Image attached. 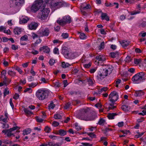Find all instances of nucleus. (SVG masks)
Returning a JSON list of instances; mask_svg holds the SVG:
<instances>
[{
    "instance_id": "nucleus-1",
    "label": "nucleus",
    "mask_w": 146,
    "mask_h": 146,
    "mask_svg": "<svg viewBox=\"0 0 146 146\" xmlns=\"http://www.w3.org/2000/svg\"><path fill=\"white\" fill-rule=\"evenodd\" d=\"M62 52L65 58L71 59L75 58L81 54L80 50L68 51L66 50L63 49Z\"/></svg>"
},
{
    "instance_id": "nucleus-20",
    "label": "nucleus",
    "mask_w": 146,
    "mask_h": 146,
    "mask_svg": "<svg viewBox=\"0 0 146 146\" xmlns=\"http://www.w3.org/2000/svg\"><path fill=\"white\" fill-rule=\"evenodd\" d=\"M22 31L21 29L20 28L16 27L13 30V32L15 34L19 35L21 33Z\"/></svg>"
},
{
    "instance_id": "nucleus-36",
    "label": "nucleus",
    "mask_w": 146,
    "mask_h": 146,
    "mask_svg": "<svg viewBox=\"0 0 146 146\" xmlns=\"http://www.w3.org/2000/svg\"><path fill=\"white\" fill-rule=\"evenodd\" d=\"M35 38H36V41L35 43V44L39 43L41 42L42 40L39 38V37H33L34 39H35Z\"/></svg>"
},
{
    "instance_id": "nucleus-12",
    "label": "nucleus",
    "mask_w": 146,
    "mask_h": 146,
    "mask_svg": "<svg viewBox=\"0 0 146 146\" xmlns=\"http://www.w3.org/2000/svg\"><path fill=\"white\" fill-rule=\"evenodd\" d=\"M105 77H106V76L105 74L104 73L102 70L101 69L98 73V74L97 76L98 79L99 80H101L102 79L105 78Z\"/></svg>"
},
{
    "instance_id": "nucleus-34",
    "label": "nucleus",
    "mask_w": 146,
    "mask_h": 146,
    "mask_svg": "<svg viewBox=\"0 0 146 146\" xmlns=\"http://www.w3.org/2000/svg\"><path fill=\"white\" fill-rule=\"evenodd\" d=\"M15 69L17 70L20 74H22L23 73V70L18 66H15Z\"/></svg>"
},
{
    "instance_id": "nucleus-58",
    "label": "nucleus",
    "mask_w": 146,
    "mask_h": 146,
    "mask_svg": "<svg viewBox=\"0 0 146 146\" xmlns=\"http://www.w3.org/2000/svg\"><path fill=\"white\" fill-rule=\"evenodd\" d=\"M55 62V60L53 59H50L49 61V63L50 65H52L54 64Z\"/></svg>"
},
{
    "instance_id": "nucleus-23",
    "label": "nucleus",
    "mask_w": 146,
    "mask_h": 146,
    "mask_svg": "<svg viewBox=\"0 0 146 146\" xmlns=\"http://www.w3.org/2000/svg\"><path fill=\"white\" fill-rule=\"evenodd\" d=\"M10 82L11 80L8 78H6L5 76H4V77H3V82L4 84V85L7 86L10 83Z\"/></svg>"
},
{
    "instance_id": "nucleus-50",
    "label": "nucleus",
    "mask_w": 146,
    "mask_h": 146,
    "mask_svg": "<svg viewBox=\"0 0 146 146\" xmlns=\"http://www.w3.org/2000/svg\"><path fill=\"white\" fill-rule=\"evenodd\" d=\"M46 133H49L50 132L51 129L50 127L48 126H46L45 127L44 129Z\"/></svg>"
},
{
    "instance_id": "nucleus-47",
    "label": "nucleus",
    "mask_w": 146,
    "mask_h": 146,
    "mask_svg": "<svg viewBox=\"0 0 146 146\" xmlns=\"http://www.w3.org/2000/svg\"><path fill=\"white\" fill-rule=\"evenodd\" d=\"M124 125V123L123 121H121L118 122L116 125L118 126L119 127H123Z\"/></svg>"
},
{
    "instance_id": "nucleus-5",
    "label": "nucleus",
    "mask_w": 146,
    "mask_h": 146,
    "mask_svg": "<svg viewBox=\"0 0 146 146\" xmlns=\"http://www.w3.org/2000/svg\"><path fill=\"white\" fill-rule=\"evenodd\" d=\"M44 2L42 0H37L33 4L31 7L32 12L35 13L38 11L40 7H42Z\"/></svg>"
},
{
    "instance_id": "nucleus-51",
    "label": "nucleus",
    "mask_w": 146,
    "mask_h": 146,
    "mask_svg": "<svg viewBox=\"0 0 146 146\" xmlns=\"http://www.w3.org/2000/svg\"><path fill=\"white\" fill-rule=\"evenodd\" d=\"M139 36H146V32H145L144 31L141 32L139 34Z\"/></svg>"
},
{
    "instance_id": "nucleus-13",
    "label": "nucleus",
    "mask_w": 146,
    "mask_h": 146,
    "mask_svg": "<svg viewBox=\"0 0 146 146\" xmlns=\"http://www.w3.org/2000/svg\"><path fill=\"white\" fill-rule=\"evenodd\" d=\"M38 25L37 23L35 22H32L29 25L28 27L30 30H35L36 29Z\"/></svg>"
},
{
    "instance_id": "nucleus-52",
    "label": "nucleus",
    "mask_w": 146,
    "mask_h": 146,
    "mask_svg": "<svg viewBox=\"0 0 146 146\" xmlns=\"http://www.w3.org/2000/svg\"><path fill=\"white\" fill-rule=\"evenodd\" d=\"M40 80L42 82H43L44 83H47L48 79L46 80L44 78L42 77L40 79Z\"/></svg>"
},
{
    "instance_id": "nucleus-24",
    "label": "nucleus",
    "mask_w": 146,
    "mask_h": 146,
    "mask_svg": "<svg viewBox=\"0 0 146 146\" xmlns=\"http://www.w3.org/2000/svg\"><path fill=\"white\" fill-rule=\"evenodd\" d=\"M29 19L27 17L21 18L20 19V22L21 24L25 23L27 22Z\"/></svg>"
},
{
    "instance_id": "nucleus-38",
    "label": "nucleus",
    "mask_w": 146,
    "mask_h": 146,
    "mask_svg": "<svg viewBox=\"0 0 146 146\" xmlns=\"http://www.w3.org/2000/svg\"><path fill=\"white\" fill-rule=\"evenodd\" d=\"M54 118L55 119H60L62 118V116L60 114H56L54 115Z\"/></svg>"
},
{
    "instance_id": "nucleus-3",
    "label": "nucleus",
    "mask_w": 146,
    "mask_h": 146,
    "mask_svg": "<svg viewBox=\"0 0 146 146\" xmlns=\"http://www.w3.org/2000/svg\"><path fill=\"white\" fill-rule=\"evenodd\" d=\"M43 8H41V10L38 14V17L42 20H46L48 15L50 12L49 8L44 7L43 6Z\"/></svg>"
},
{
    "instance_id": "nucleus-6",
    "label": "nucleus",
    "mask_w": 146,
    "mask_h": 146,
    "mask_svg": "<svg viewBox=\"0 0 146 146\" xmlns=\"http://www.w3.org/2000/svg\"><path fill=\"white\" fill-rule=\"evenodd\" d=\"M24 2V0H11V4L14 9L18 11Z\"/></svg>"
},
{
    "instance_id": "nucleus-10",
    "label": "nucleus",
    "mask_w": 146,
    "mask_h": 146,
    "mask_svg": "<svg viewBox=\"0 0 146 146\" xmlns=\"http://www.w3.org/2000/svg\"><path fill=\"white\" fill-rule=\"evenodd\" d=\"M112 70V66L110 65L108 66L105 69L102 70L104 73L105 74L106 76L110 74Z\"/></svg>"
},
{
    "instance_id": "nucleus-45",
    "label": "nucleus",
    "mask_w": 146,
    "mask_h": 146,
    "mask_svg": "<svg viewBox=\"0 0 146 146\" xmlns=\"http://www.w3.org/2000/svg\"><path fill=\"white\" fill-rule=\"evenodd\" d=\"M91 8V6L90 5L88 4H87L86 6L83 7L82 8V9L83 10H86L88 9H90Z\"/></svg>"
},
{
    "instance_id": "nucleus-62",
    "label": "nucleus",
    "mask_w": 146,
    "mask_h": 146,
    "mask_svg": "<svg viewBox=\"0 0 146 146\" xmlns=\"http://www.w3.org/2000/svg\"><path fill=\"white\" fill-rule=\"evenodd\" d=\"M11 48L12 49L15 50L18 49V47L17 46H16L14 44H13L11 45Z\"/></svg>"
},
{
    "instance_id": "nucleus-29",
    "label": "nucleus",
    "mask_w": 146,
    "mask_h": 146,
    "mask_svg": "<svg viewBox=\"0 0 146 146\" xmlns=\"http://www.w3.org/2000/svg\"><path fill=\"white\" fill-rule=\"evenodd\" d=\"M119 53L118 52H111L110 54V56L112 58H115L117 56L119 55Z\"/></svg>"
},
{
    "instance_id": "nucleus-18",
    "label": "nucleus",
    "mask_w": 146,
    "mask_h": 146,
    "mask_svg": "<svg viewBox=\"0 0 146 146\" xmlns=\"http://www.w3.org/2000/svg\"><path fill=\"white\" fill-rule=\"evenodd\" d=\"M144 92L141 90L136 91L134 95L136 97H140L143 95Z\"/></svg>"
},
{
    "instance_id": "nucleus-17",
    "label": "nucleus",
    "mask_w": 146,
    "mask_h": 146,
    "mask_svg": "<svg viewBox=\"0 0 146 146\" xmlns=\"http://www.w3.org/2000/svg\"><path fill=\"white\" fill-rule=\"evenodd\" d=\"M96 59L98 61L102 62L105 61L106 60L105 57L103 55L97 56L96 57Z\"/></svg>"
},
{
    "instance_id": "nucleus-28",
    "label": "nucleus",
    "mask_w": 146,
    "mask_h": 146,
    "mask_svg": "<svg viewBox=\"0 0 146 146\" xmlns=\"http://www.w3.org/2000/svg\"><path fill=\"white\" fill-rule=\"evenodd\" d=\"M31 130L30 129L24 130L23 131V134L24 135H27L31 133Z\"/></svg>"
},
{
    "instance_id": "nucleus-4",
    "label": "nucleus",
    "mask_w": 146,
    "mask_h": 146,
    "mask_svg": "<svg viewBox=\"0 0 146 146\" xmlns=\"http://www.w3.org/2000/svg\"><path fill=\"white\" fill-rule=\"evenodd\" d=\"M48 91L44 89H40L38 90L36 93V96L40 100H44L48 96Z\"/></svg>"
},
{
    "instance_id": "nucleus-42",
    "label": "nucleus",
    "mask_w": 146,
    "mask_h": 146,
    "mask_svg": "<svg viewBox=\"0 0 146 146\" xmlns=\"http://www.w3.org/2000/svg\"><path fill=\"white\" fill-rule=\"evenodd\" d=\"M92 64V62H90L88 64H84V66L85 68H88L91 66Z\"/></svg>"
},
{
    "instance_id": "nucleus-60",
    "label": "nucleus",
    "mask_w": 146,
    "mask_h": 146,
    "mask_svg": "<svg viewBox=\"0 0 146 146\" xmlns=\"http://www.w3.org/2000/svg\"><path fill=\"white\" fill-rule=\"evenodd\" d=\"M52 125L54 127H56L59 125V123L55 121H53Z\"/></svg>"
},
{
    "instance_id": "nucleus-56",
    "label": "nucleus",
    "mask_w": 146,
    "mask_h": 146,
    "mask_svg": "<svg viewBox=\"0 0 146 146\" xmlns=\"http://www.w3.org/2000/svg\"><path fill=\"white\" fill-rule=\"evenodd\" d=\"M88 81L89 84L90 85H92L94 83L93 80L90 78L88 79Z\"/></svg>"
},
{
    "instance_id": "nucleus-32",
    "label": "nucleus",
    "mask_w": 146,
    "mask_h": 146,
    "mask_svg": "<svg viewBox=\"0 0 146 146\" xmlns=\"http://www.w3.org/2000/svg\"><path fill=\"white\" fill-rule=\"evenodd\" d=\"M38 84L37 82H32L28 84V86L29 87L34 88L37 86Z\"/></svg>"
},
{
    "instance_id": "nucleus-54",
    "label": "nucleus",
    "mask_w": 146,
    "mask_h": 146,
    "mask_svg": "<svg viewBox=\"0 0 146 146\" xmlns=\"http://www.w3.org/2000/svg\"><path fill=\"white\" fill-rule=\"evenodd\" d=\"M9 90H8L7 89L5 88V91L4 92V95L5 96H6L8 94H9Z\"/></svg>"
},
{
    "instance_id": "nucleus-40",
    "label": "nucleus",
    "mask_w": 146,
    "mask_h": 146,
    "mask_svg": "<svg viewBox=\"0 0 146 146\" xmlns=\"http://www.w3.org/2000/svg\"><path fill=\"white\" fill-rule=\"evenodd\" d=\"M55 106L53 102H51L48 105V108L49 109H53Z\"/></svg>"
},
{
    "instance_id": "nucleus-63",
    "label": "nucleus",
    "mask_w": 146,
    "mask_h": 146,
    "mask_svg": "<svg viewBox=\"0 0 146 146\" xmlns=\"http://www.w3.org/2000/svg\"><path fill=\"white\" fill-rule=\"evenodd\" d=\"M141 61V60L140 59H135L134 60V62L136 64H139Z\"/></svg>"
},
{
    "instance_id": "nucleus-39",
    "label": "nucleus",
    "mask_w": 146,
    "mask_h": 146,
    "mask_svg": "<svg viewBox=\"0 0 146 146\" xmlns=\"http://www.w3.org/2000/svg\"><path fill=\"white\" fill-rule=\"evenodd\" d=\"M32 91L33 90L31 88H26L24 90V92H28L29 93H31Z\"/></svg>"
},
{
    "instance_id": "nucleus-57",
    "label": "nucleus",
    "mask_w": 146,
    "mask_h": 146,
    "mask_svg": "<svg viewBox=\"0 0 146 146\" xmlns=\"http://www.w3.org/2000/svg\"><path fill=\"white\" fill-rule=\"evenodd\" d=\"M121 80L118 79L117 80L116 82V85L115 86L117 88L119 87V84L121 83Z\"/></svg>"
},
{
    "instance_id": "nucleus-33",
    "label": "nucleus",
    "mask_w": 146,
    "mask_h": 146,
    "mask_svg": "<svg viewBox=\"0 0 146 146\" xmlns=\"http://www.w3.org/2000/svg\"><path fill=\"white\" fill-rule=\"evenodd\" d=\"M104 48V41L101 42L100 44L98 47V49L101 50L103 49Z\"/></svg>"
},
{
    "instance_id": "nucleus-43",
    "label": "nucleus",
    "mask_w": 146,
    "mask_h": 146,
    "mask_svg": "<svg viewBox=\"0 0 146 146\" xmlns=\"http://www.w3.org/2000/svg\"><path fill=\"white\" fill-rule=\"evenodd\" d=\"M87 134L92 138H96V135L92 133H88Z\"/></svg>"
},
{
    "instance_id": "nucleus-44",
    "label": "nucleus",
    "mask_w": 146,
    "mask_h": 146,
    "mask_svg": "<svg viewBox=\"0 0 146 146\" xmlns=\"http://www.w3.org/2000/svg\"><path fill=\"white\" fill-rule=\"evenodd\" d=\"M31 53L34 55L37 54H38V51L34 49H33L32 51L30 52H28L27 53Z\"/></svg>"
},
{
    "instance_id": "nucleus-31",
    "label": "nucleus",
    "mask_w": 146,
    "mask_h": 146,
    "mask_svg": "<svg viewBox=\"0 0 146 146\" xmlns=\"http://www.w3.org/2000/svg\"><path fill=\"white\" fill-rule=\"evenodd\" d=\"M7 73L10 76L13 77L15 76L16 74V73L15 72L10 70L7 72Z\"/></svg>"
},
{
    "instance_id": "nucleus-46",
    "label": "nucleus",
    "mask_w": 146,
    "mask_h": 146,
    "mask_svg": "<svg viewBox=\"0 0 146 146\" xmlns=\"http://www.w3.org/2000/svg\"><path fill=\"white\" fill-rule=\"evenodd\" d=\"M97 70V67H94L90 69V72L91 74H92L95 72Z\"/></svg>"
},
{
    "instance_id": "nucleus-37",
    "label": "nucleus",
    "mask_w": 146,
    "mask_h": 146,
    "mask_svg": "<svg viewBox=\"0 0 146 146\" xmlns=\"http://www.w3.org/2000/svg\"><path fill=\"white\" fill-rule=\"evenodd\" d=\"M24 111L27 114L30 115L33 114L32 112L27 109L24 108Z\"/></svg>"
},
{
    "instance_id": "nucleus-22",
    "label": "nucleus",
    "mask_w": 146,
    "mask_h": 146,
    "mask_svg": "<svg viewBox=\"0 0 146 146\" xmlns=\"http://www.w3.org/2000/svg\"><path fill=\"white\" fill-rule=\"evenodd\" d=\"M66 24L67 23H70L71 22V20L70 16H65L63 18Z\"/></svg>"
},
{
    "instance_id": "nucleus-48",
    "label": "nucleus",
    "mask_w": 146,
    "mask_h": 146,
    "mask_svg": "<svg viewBox=\"0 0 146 146\" xmlns=\"http://www.w3.org/2000/svg\"><path fill=\"white\" fill-rule=\"evenodd\" d=\"M105 122V121L103 119H100L98 121V123L100 125L104 124Z\"/></svg>"
},
{
    "instance_id": "nucleus-41",
    "label": "nucleus",
    "mask_w": 146,
    "mask_h": 146,
    "mask_svg": "<svg viewBox=\"0 0 146 146\" xmlns=\"http://www.w3.org/2000/svg\"><path fill=\"white\" fill-rule=\"evenodd\" d=\"M54 86L56 88L59 87L60 86V84L58 81L55 82H53Z\"/></svg>"
},
{
    "instance_id": "nucleus-59",
    "label": "nucleus",
    "mask_w": 146,
    "mask_h": 146,
    "mask_svg": "<svg viewBox=\"0 0 146 146\" xmlns=\"http://www.w3.org/2000/svg\"><path fill=\"white\" fill-rule=\"evenodd\" d=\"M53 52L55 54H59V52L58 49L57 48H55L53 50Z\"/></svg>"
},
{
    "instance_id": "nucleus-7",
    "label": "nucleus",
    "mask_w": 146,
    "mask_h": 146,
    "mask_svg": "<svg viewBox=\"0 0 146 146\" xmlns=\"http://www.w3.org/2000/svg\"><path fill=\"white\" fill-rule=\"evenodd\" d=\"M77 118L86 121H92L95 119V116H88L86 113L80 114L78 115Z\"/></svg>"
},
{
    "instance_id": "nucleus-61",
    "label": "nucleus",
    "mask_w": 146,
    "mask_h": 146,
    "mask_svg": "<svg viewBox=\"0 0 146 146\" xmlns=\"http://www.w3.org/2000/svg\"><path fill=\"white\" fill-rule=\"evenodd\" d=\"M82 144L84 146H92V144H90L89 143H82Z\"/></svg>"
},
{
    "instance_id": "nucleus-26",
    "label": "nucleus",
    "mask_w": 146,
    "mask_h": 146,
    "mask_svg": "<svg viewBox=\"0 0 146 146\" xmlns=\"http://www.w3.org/2000/svg\"><path fill=\"white\" fill-rule=\"evenodd\" d=\"M108 90V88L107 87H101L98 90V93L99 94L101 93L106 91Z\"/></svg>"
},
{
    "instance_id": "nucleus-15",
    "label": "nucleus",
    "mask_w": 146,
    "mask_h": 146,
    "mask_svg": "<svg viewBox=\"0 0 146 146\" xmlns=\"http://www.w3.org/2000/svg\"><path fill=\"white\" fill-rule=\"evenodd\" d=\"M101 17L102 20L105 19L108 21L110 20L109 17L106 13H102Z\"/></svg>"
},
{
    "instance_id": "nucleus-14",
    "label": "nucleus",
    "mask_w": 146,
    "mask_h": 146,
    "mask_svg": "<svg viewBox=\"0 0 146 146\" xmlns=\"http://www.w3.org/2000/svg\"><path fill=\"white\" fill-rule=\"evenodd\" d=\"M40 51H43L44 52L46 53H48L50 51V48L46 46H43L40 47L39 49Z\"/></svg>"
},
{
    "instance_id": "nucleus-11",
    "label": "nucleus",
    "mask_w": 146,
    "mask_h": 146,
    "mask_svg": "<svg viewBox=\"0 0 146 146\" xmlns=\"http://www.w3.org/2000/svg\"><path fill=\"white\" fill-rule=\"evenodd\" d=\"M19 129V128L17 126H15L7 130V135L8 136H11L13 134V131L17 129Z\"/></svg>"
},
{
    "instance_id": "nucleus-2",
    "label": "nucleus",
    "mask_w": 146,
    "mask_h": 146,
    "mask_svg": "<svg viewBox=\"0 0 146 146\" xmlns=\"http://www.w3.org/2000/svg\"><path fill=\"white\" fill-rule=\"evenodd\" d=\"M146 79V74L144 72L138 73L133 76L132 80L134 83L139 84Z\"/></svg>"
},
{
    "instance_id": "nucleus-35",
    "label": "nucleus",
    "mask_w": 146,
    "mask_h": 146,
    "mask_svg": "<svg viewBox=\"0 0 146 146\" xmlns=\"http://www.w3.org/2000/svg\"><path fill=\"white\" fill-rule=\"evenodd\" d=\"M116 115L115 113H110L108 115V117L109 119H114V117Z\"/></svg>"
},
{
    "instance_id": "nucleus-25",
    "label": "nucleus",
    "mask_w": 146,
    "mask_h": 146,
    "mask_svg": "<svg viewBox=\"0 0 146 146\" xmlns=\"http://www.w3.org/2000/svg\"><path fill=\"white\" fill-rule=\"evenodd\" d=\"M57 22L59 25L62 26L66 24L63 18L61 19H58L57 20Z\"/></svg>"
},
{
    "instance_id": "nucleus-19",
    "label": "nucleus",
    "mask_w": 146,
    "mask_h": 146,
    "mask_svg": "<svg viewBox=\"0 0 146 146\" xmlns=\"http://www.w3.org/2000/svg\"><path fill=\"white\" fill-rule=\"evenodd\" d=\"M66 131L63 129H60L55 133L56 134L62 136H64L66 134Z\"/></svg>"
},
{
    "instance_id": "nucleus-21",
    "label": "nucleus",
    "mask_w": 146,
    "mask_h": 146,
    "mask_svg": "<svg viewBox=\"0 0 146 146\" xmlns=\"http://www.w3.org/2000/svg\"><path fill=\"white\" fill-rule=\"evenodd\" d=\"M120 42L122 46L124 48L126 47L129 43V41L125 40L120 41Z\"/></svg>"
},
{
    "instance_id": "nucleus-53",
    "label": "nucleus",
    "mask_w": 146,
    "mask_h": 146,
    "mask_svg": "<svg viewBox=\"0 0 146 146\" xmlns=\"http://www.w3.org/2000/svg\"><path fill=\"white\" fill-rule=\"evenodd\" d=\"M75 125L76 129L78 131H79L81 129V128L80 126L78 125L77 123H75Z\"/></svg>"
},
{
    "instance_id": "nucleus-8",
    "label": "nucleus",
    "mask_w": 146,
    "mask_h": 146,
    "mask_svg": "<svg viewBox=\"0 0 146 146\" xmlns=\"http://www.w3.org/2000/svg\"><path fill=\"white\" fill-rule=\"evenodd\" d=\"M109 100L112 102L114 103L118 99L119 96L118 94L115 91L111 92L109 96Z\"/></svg>"
},
{
    "instance_id": "nucleus-16",
    "label": "nucleus",
    "mask_w": 146,
    "mask_h": 146,
    "mask_svg": "<svg viewBox=\"0 0 146 146\" xmlns=\"http://www.w3.org/2000/svg\"><path fill=\"white\" fill-rule=\"evenodd\" d=\"M50 33V31L47 28L43 30L41 33V34L43 36H47Z\"/></svg>"
},
{
    "instance_id": "nucleus-49",
    "label": "nucleus",
    "mask_w": 146,
    "mask_h": 146,
    "mask_svg": "<svg viewBox=\"0 0 146 146\" xmlns=\"http://www.w3.org/2000/svg\"><path fill=\"white\" fill-rule=\"evenodd\" d=\"M36 121L38 122H42L43 120V119L38 117H36Z\"/></svg>"
},
{
    "instance_id": "nucleus-55",
    "label": "nucleus",
    "mask_w": 146,
    "mask_h": 146,
    "mask_svg": "<svg viewBox=\"0 0 146 146\" xmlns=\"http://www.w3.org/2000/svg\"><path fill=\"white\" fill-rule=\"evenodd\" d=\"M49 137L50 138L52 139H56L58 138L57 136L53 135H49Z\"/></svg>"
},
{
    "instance_id": "nucleus-30",
    "label": "nucleus",
    "mask_w": 146,
    "mask_h": 146,
    "mask_svg": "<svg viewBox=\"0 0 146 146\" xmlns=\"http://www.w3.org/2000/svg\"><path fill=\"white\" fill-rule=\"evenodd\" d=\"M141 69L146 71V63L144 62L141 64L139 65Z\"/></svg>"
},
{
    "instance_id": "nucleus-64",
    "label": "nucleus",
    "mask_w": 146,
    "mask_h": 146,
    "mask_svg": "<svg viewBox=\"0 0 146 146\" xmlns=\"http://www.w3.org/2000/svg\"><path fill=\"white\" fill-rule=\"evenodd\" d=\"M6 74V72L5 70H3L1 72V75L2 76V78L3 77H4V76H5V75Z\"/></svg>"
},
{
    "instance_id": "nucleus-27",
    "label": "nucleus",
    "mask_w": 146,
    "mask_h": 146,
    "mask_svg": "<svg viewBox=\"0 0 146 146\" xmlns=\"http://www.w3.org/2000/svg\"><path fill=\"white\" fill-rule=\"evenodd\" d=\"M71 66L68 63L65 62H62V68H66L69 67Z\"/></svg>"
},
{
    "instance_id": "nucleus-9",
    "label": "nucleus",
    "mask_w": 146,
    "mask_h": 146,
    "mask_svg": "<svg viewBox=\"0 0 146 146\" xmlns=\"http://www.w3.org/2000/svg\"><path fill=\"white\" fill-rule=\"evenodd\" d=\"M63 4L61 2L53 3L51 4V7L52 9L55 10L63 6Z\"/></svg>"
}]
</instances>
